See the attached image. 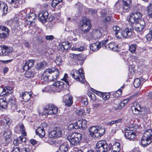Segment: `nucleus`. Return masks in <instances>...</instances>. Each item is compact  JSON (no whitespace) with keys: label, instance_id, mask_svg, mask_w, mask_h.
I'll use <instances>...</instances> for the list:
<instances>
[{"label":"nucleus","instance_id":"obj_38","mask_svg":"<svg viewBox=\"0 0 152 152\" xmlns=\"http://www.w3.org/2000/svg\"><path fill=\"white\" fill-rule=\"evenodd\" d=\"M5 98H1L0 99V108L5 109L7 107V103L5 101Z\"/></svg>","mask_w":152,"mask_h":152},{"label":"nucleus","instance_id":"obj_44","mask_svg":"<svg viewBox=\"0 0 152 152\" xmlns=\"http://www.w3.org/2000/svg\"><path fill=\"white\" fill-rule=\"evenodd\" d=\"M137 45L135 44H133L129 47V50L132 53H135Z\"/></svg>","mask_w":152,"mask_h":152},{"label":"nucleus","instance_id":"obj_34","mask_svg":"<svg viewBox=\"0 0 152 152\" xmlns=\"http://www.w3.org/2000/svg\"><path fill=\"white\" fill-rule=\"evenodd\" d=\"M3 47L4 56L8 54L13 51V48L11 47H8L5 45H3Z\"/></svg>","mask_w":152,"mask_h":152},{"label":"nucleus","instance_id":"obj_39","mask_svg":"<svg viewBox=\"0 0 152 152\" xmlns=\"http://www.w3.org/2000/svg\"><path fill=\"white\" fill-rule=\"evenodd\" d=\"M47 64V63L45 61H43L38 63L36 66L38 70H41L45 67Z\"/></svg>","mask_w":152,"mask_h":152},{"label":"nucleus","instance_id":"obj_22","mask_svg":"<svg viewBox=\"0 0 152 152\" xmlns=\"http://www.w3.org/2000/svg\"><path fill=\"white\" fill-rule=\"evenodd\" d=\"M92 36L94 39L101 38L102 35V30L100 28L95 29L92 32Z\"/></svg>","mask_w":152,"mask_h":152},{"label":"nucleus","instance_id":"obj_54","mask_svg":"<svg viewBox=\"0 0 152 152\" xmlns=\"http://www.w3.org/2000/svg\"><path fill=\"white\" fill-rule=\"evenodd\" d=\"M81 102L83 103L85 105H87L88 104L87 101V98L86 97H83L82 99L81 100Z\"/></svg>","mask_w":152,"mask_h":152},{"label":"nucleus","instance_id":"obj_7","mask_svg":"<svg viewBox=\"0 0 152 152\" xmlns=\"http://www.w3.org/2000/svg\"><path fill=\"white\" fill-rule=\"evenodd\" d=\"M80 25L82 32L84 33L88 32L91 26V21L88 19H84L80 21Z\"/></svg>","mask_w":152,"mask_h":152},{"label":"nucleus","instance_id":"obj_33","mask_svg":"<svg viewBox=\"0 0 152 152\" xmlns=\"http://www.w3.org/2000/svg\"><path fill=\"white\" fill-rule=\"evenodd\" d=\"M73 98L72 96H68L65 100L64 102L65 105L68 107H70L73 104Z\"/></svg>","mask_w":152,"mask_h":152},{"label":"nucleus","instance_id":"obj_37","mask_svg":"<svg viewBox=\"0 0 152 152\" xmlns=\"http://www.w3.org/2000/svg\"><path fill=\"white\" fill-rule=\"evenodd\" d=\"M142 79L141 78L140 79L137 78L134 80V85L135 87L138 88L141 84L143 83L144 80H142Z\"/></svg>","mask_w":152,"mask_h":152},{"label":"nucleus","instance_id":"obj_49","mask_svg":"<svg viewBox=\"0 0 152 152\" xmlns=\"http://www.w3.org/2000/svg\"><path fill=\"white\" fill-rule=\"evenodd\" d=\"M34 75V73L32 72L27 71L25 74V77L27 78H31Z\"/></svg>","mask_w":152,"mask_h":152},{"label":"nucleus","instance_id":"obj_4","mask_svg":"<svg viewBox=\"0 0 152 152\" xmlns=\"http://www.w3.org/2000/svg\"><path fill=\"white\" fill-rule=\"evenodd\" d=\"M71 74L73 78L76 80L82 83L85 82L86 80L84 77L83 68L79 69L78 70L74 69L71 71Z\"/></svg>","mask_w":152,"mask_h":152},{"label":"nucleus","instance_id":"obj_40","mask_svg":"<svg viewBox=\"0 0 152 152\" xmlns=\"http://www.w3.org/2000/svg\"><path fill=\"white\" fill-rule=\"evenodd\" d=\"M36 16L34 13H32L29 15L27 20L30 22V24L34 22V21L36 19Z\"/></svg>","mask_w":152,"mask_h":152},{"label":"nucleus","instance_id":"obj_13","mask_svg":"<svg viewBox=\"0 0 152 152\" xmlns=\"http://www.w3.org/2000/svg\"><path fill=\"white\" fill-rule=\"evenodd\" d=\"M10 29L6 26L0 25V38L3 39L9 35Z\"/></svg>","mask_w":152,"mask_h":152},{"label":"nucleus","instance_id":"obj_27","mask_svg":"<svg viewBox=\"0 0 152 152\" xmlns=\"http://www.w3.org/2000/svg\"><path fill=\"white\" fill-rule=\"evenodd\" d=\"M53 84L56 87V91L58 92H60L64 88V84L62 82L60 81H57Z\"/></svg>","mask_w":152,"mask_h":152},{"label":"nucleus","instance_id":"obj_43","mask_svg":"<svg viewBox=\"0 0 152 152\" xmlns=\"http://www.w3.org/2000/svg\"><path fill=\"white\" fill-rule=\"evenodd\" d=\"M61 80L64 81L68 85L71 84L72 82L69 80V77H68V75L66 73L65 74L64 77Z\"/></svg>","mask_w":152,"mask_h":152},{"label":"nucleus","instance_id":"obj_6","mask_svg":"<svg viewBox=\"0 0 152 152\" xmlns=\"http://www.w3.org/2000/svg\"><path fill=\"white\" fill-rule=\"evenodd\" d=\"M152 130L149 129L144 133L141 140V145L143 146H146L152 142Z\"/></svg>","mask_w":152,"mask_h":152},{"label":"nucleus","instance_id":"obj_64","mask_svg":"<svg viewBox=\"0 0 152 152\" xmlns=\"http://www.w3.org/2000/svg\"><path fill=\"white\" fill-rule=\"evenodd\" d=\"M12 152H20V149L19 148L16 147L12 150Z\"/></svg>","mask_w":152,"mask_h":152},{"label":"nucleus","instance_id":"obj_50","mask_svg":"<svg viewBox=\"0 0 152 152\" xmlns=\"http://www.w3.org/2000/svg\"><path fill=\"white\" fill-rule=\"evenodd\" d=\"M64 47L63 48H64L65 50H68L70 49L72 45L71 43L68 42H64Z\"/></svg>","mask_w":152,"mask_h":152},{"label":"nucleus","instance_id":"obj_52","mask_svg":"<svg viewBox=\"0 0 152 152\" xmlns=\"http://www.w3.org/2000/svg\"><path fill=\"white\" fill-rule=\"evenodd\" d=\"M76 7L80 11L82 10L84 7L80 3H77L75 4Z\"/></svg>","mask_w":152,"mask_h":152},{"label":"nucleus","instance_id":"obj_15","mask_svg":"<svg viewBox=\"0 0 152 152\" xmlns=\"http://www.w3.org/2000/svg\"><path fill=\"white\" fill-rule=\"evenodd\" d=\"M48 16V13L47 11L45 10L40 12L38 15V18L39 20L42 23L46 22Z\"/></svg>","mask_w":152,"mask_h":152},{"label":"nucleus","instance_id":"obj_28","mask_svg":"<svg viewBox=\"0 0 152 152\" xmlns=\"http://www.w3.org/2000/svg\"><path fill=\"white\" fill-rule=\"evenodd\" d=\"M113 34H114L116 37L118 38H121V33L120 28L118 26H114L113 27Z\"/></svg>","mask_w":152,"mask_h":152},{"label":"nucleus","instance_id":"obj_14","mask_svg":"<svg viewBox=\"0 0 152 152\" xmlns=\"http://www.w3.org/2000/svg\"><path fill=\"white\" fill-rule=\"evenodd\" d=\"M135 30L137 31H141L145 28V23L143 20H140L138 22H135Z\"/></svg>","mask_w":152,"mask_h":152},{"label":"nucleus","instance_id":"obj_51","mask_svg":"<svg viewBox=\"0 0 152 152\" xmlns=\"http://www.w3.org/2000/svg\"><path fill=\"white\" fill-rule=\"evenodd\" d=\"M19 127L20 128V129L21 131L22 132H25L24 130V126L23 124H19L17 126H16V127L15 128V130H16L17 128Z\"/></svg>","mask_w":152,"mask_h":152},{"label":"nucleus","instance_id":"obj_3","mask_svg":"<svg viewBox=\"0 0 152 152\" xmlns=\"http://www.w3.org/2000/svg\"><path fill=\"white\" fill-rule=\"evenodd\" d=\"M67 140L69 142L71 145L75 146L79 145L82 139L81 134L74 132L68 136L67 137Z\"/></svg>","mask_w":152,"mask_h":152},{"label":"nucleus","instance_id":"obj_29","mask_svg":"<svg viewBox=\"0 0 152 152\" xmlns=\"http://www.w3.org/2000/svg\"><path fill=\"white\" fill-rule=\"evenodd\" d=\"M108 48L114 51H118L120 50V48L117 44L114 42H111L108 45Z\"/></svg>","mask_w":152,"mask_h":152},{"label":"nucleus","instance_id":"obj_9","mask_svg":"<svg viewBox=\"0 0 152 152\" xmlns=\"http://www.w3.org/2000/svg\"><path fill=\"white\" fill-rule=\"evenodd\" d=\"M133 106L132 107V110L133 113L134 114L138 113L140 115L145 114L144 112L146 109L143 107H141L139 103L137 102H135L133 104Z\"/></svg>","mask_w":152,"mask_h":152},{"label":"nucleus","instance_id":"obj_36","mask_svg":"<svg viewBox=\"0 0 152 152\" xmlns=\"http://www.w3.org/2000/svg\"><path fill=\"white\" fill-rule=\"evenodd\" d=\"M68 146L66 143H63L61 145L58 150L59 152H68Z\"/></svg>","mask_w":152,"mask_h":152},{"label":"nucleus","instance_id":"obj_41","mask_svg":"<svg viewBox=\"0 0 152 152\" xmlns=\"http://www.w3.org/2000/svg\"><path fill=\"white\" fill-rule=\"evenodd\" d=\"M100 13L101 16L102 17H104L105 16L107 13L110 14L111 13V12L108 9L101 10Z\"/></svg>","mask_w":152,"mask_h":152},{"label":"nucleus","instance_id":"obj_25","mask_svg":"<svg viewBox=\"0 0 152 152\" xmlns=\"http://www.w3.org/2000/svg\"><path fill=\"white\" fill-rule=\"evenodd\" d=\"M35 61L34 60H30L26 62L23 67L24 70L27 71L33 66Z\"/></svg>","mask_w":152,"mask_h":152},{"label":"nucleus","instance_id":"obj_42","mask_svg":"<svg viewBox=\"0 0 152 152\" xmlns=\"http://www.w3.org/2000/svg\"><path fill=\"white\" fill-rule=\"evenodd\" d=\"M12 122V120L11 119L8 117H4L2 120L1 123L3 122V124H5L8 126H10Z\"/></svg>","mask_w":152,"mask_h":152},{"label":"nucleus","instance_id":"obj_45","mask_svg":"<svg viewBox=\"0 0 152 152\" xmlns=\"http://www.w3.org/2000/svg\"><path fill=\"white\" fill-rule=\"evenodd\" d=\"M113 19L112 16H107L104 18L103 20V22L105 23L113 21Z\"/></svg>","mask_w":152,"mask_h":152},{"label":"nucleus","instance_id":"obj_32","mask_svg":"<svg viewBox=\"0 0 152 152\" xmlns=\"http://www.w3.org/2000/svg\"><path fill=\"white\" fill-rule=\"evenodd\" d=\"M120 144L118 142H116L113 145H111V152H119L120 150Z\"/></svg>","mask_w":152,"mask_h":152},{"label":"nucleus","instance_id":"obj_63","mask_svg":"<svg viewBox=\"0 0 152 152\" xmlns=\"http://www.w3.org/2000/svg\"><path fill=\"white\" fill-rule=\"evenodd\" d=\"M56 61L57 63H61L62 62V61L61 59V57L60 56H59L56 58Z\"/></svg>","mask_w":152,"mask_h":152},{"label":"nucleus","instance_id":"obj_5","mask_svg":"<svg viewBox=\"0 0 152 152\" xmlns=\"http://www.w3.org/2000/svg\"><path fill=\"white\" fill-rule=\"evenodd\" d=\"M96 152H107L111 150V145H108L106 141H99L96 143L95 146Z\"/></svg>","mask_w":152,"mask_h":152},{"label":"nucleus","instance_id":"obj_47","mask_svg":"<svg viewBox=\"0 0 152 152\" xmlns=\"http://www.w3.org/2000/svg\"><path fill=\"white\" fill-rule=\"evenodd\" d=\"M147 13L148 16L152 18V4H150L147 7Z\"/></svg>","mask_w":152,"mask_h":152},{"label":"nucleus","instance_id":"obj_26","mask_svg":"<svg viewBox=\"0 0 152 152\" xmlns=\"http://www.w3.org/2000/svg\"><path fill=\"white\" fill-rule=\"evenodd\" d=\"M9 3L12 4V6L15 8H17L20 6L22 3L21 0H6Z\"/></svg>","mask_w":152,"mask_h":152},{"label":"nucleus","instance_id":"obj_30","mask_svg":"<svg viewBox=\"0 0 152 152\" xmlns=\"http://www.w3.org/2000/svg\"><path fill=\"white\" fill-rule=\"evenodd\" d=\"M4 139L7 142L9 143L12 141L11 133L9 130H7L4 133Z\"/></svg>","mask_w":152,"mask_h":152},{"label":"nucleus","instance_id":"obj_1","mask_svg":"<svg viewBox=\"0 0 152 152\" xmlns=\"http://www.w3.org/2000/svg\"><path fill=\"white\" fill-rule=\"evenodd\" d=\"M51 74H52V76L53 77L52 80L54 81L57 79L59 73L58 69L55 67L47 69L45 70L40 77V79L42 80V83H43L44 81H45V83L47 82L48 80L49 79L50 75ZM50 80H51V79Z\"/></svg>","mask_w":152,"mask_h":152},{"label":"nucleus","instance_id":"obj_23","mask_svg":"<svg viewBox=\"0 0 152 152\" xmlns=\"http://www.w3.org/2000/svg\"><path fill=\"white\" fill-rule=\"evenodd\" d=\"M123 11L125 12H128L130 10V5L131 2L130 0H122Z\"/></svg>","mask_w":152,"mask_h":152},{"label":"nucleus","instance_id":"obj_8","mask_svg":"<svg viewBox=\"0 0 152 152\" xmlns=\"http://www.w3.org/2000/svg\"><path fill=\"white\" fill-rule=\"evenodd\" d=\"M108 41V40L106 39L105 40L101 41L100 42L94 43L90 45V49L93 52H95L98 50L102 46H104L106 48V44Z\"/></svg>","mask_w":152,"mask_h":152},{"label":"nucleus","instance_id":"obj_20","mask_svg":"<svg viewBox=\"0 0 152 152\" xmlns=\"http://www.w3.org/2000/svg\"><path fill=\"white\" fill-rule=\"evenodd\" d=\"M124 136L126 138L130 140H134L136 136V134L132 131L126 129L124 133Z\"/></svg>","mask_w":152,"mask_h":152},{"label":"nucleus","instance_id":"obj_62","mask_svg":"<svg viewBox=\"0 0 152 152\" xmlns=\"http://www.w3.org/2000/svg\"><path fill=\"white\" fill-rule=\"evenodd\" d=\"M3 47V45L0 46V56H4Z\"/></svg>","mask_w":152,"mask_h":152},{"label":"nucleus","instance_id":"obj_17","mask_svg":"<svg viewBox=\"0 0 152 152\" xmlns=\"http://www.w3.org/2000/svg\"><path fill=\"white\" fill-rule=\"evenodd\" d=\"M8 105H9L11 107V110L13 111H15L17 109V107L16 104V102L14 96L8 99Z\"/></svg>","mask_w":152,"mask_h":152},{"label":"nucleus","instance_id":"obj_46","mask_svg":"<svg viewBox=\"0 0 152 152\" xmlns=\"http://www.w3.org/2000/svg\"><path fill=\"white\" fill-rule=\"evenodd\" d=\"M121 7L118 2H117L114 7V9L117 12H121L122 10Z\"/></svg>","mask_w":152,"mask_h":152},{"label":"nucleus","instance_id":"obj_24","mask_svg":"<svg viewBox=\"0 0 152 152\" xmlns=\"http://www.w3.org/2000/svg\"><path fill=\"white\" fill-rule=\"evenodd\" d=\"M32 96V92H25L20 94V97L25 102L28 101Z\"/></svg>","mask_w":152,"mask_h":152},{"label":"nucleus","instance_id":"obj_61","mask_svg":"<svg viewBox=\"0 0 152 152\" xmlns=\"http://www.w3.org/2000/svg\"><path fill=\"white\" fill-rule=\"evenodd\" d=\"M68 129L70 130L75 129L74 123L70 124L68 126Z\"/></svg>","mask_w":152,"mask_h":152},{"label":"nucleus","instance_id":"obj_31","mask_svg":"<svg viewBox=\"0 0 152 152\" xmlns=\"http://www.w3.org/2000/svg\"><path fill=\"white\" fill-rule=\"evenodd\" d=\"M0 9L2 10L3 15H5L8 11V7L4 3L0 1Z\"/></svg>","mask_w":152,"mask_h":152},{"label":"nucleus","instance_id":"obj_16","mask_svg":"<svg viewBox=\"0 0 152 152\" xmlns=\"http://www.w3.org/2000/svg\"><path fill=\"white\" fill-rule=\"evenodd\" d=\"M75 129L84 128L87 127L86 121L85 120H80L74 123Z\"/></svg>","mask_w":152,"mask_h":152},{"label":"nucleus","instance_id":"obj_48","mask_svg":"<svg viewBox=\"0 0 152 152\" xmlns=\"http://www.w3.org/2000/svg\"><path fill=\"white\" fill-rule=\"evenodd\" d=\"M63 0H53L51 2V6L53 8H55L56 6L59 3L61 2Z\"/></svg>","mask_w":152,"mask_h":152},{"label":"nucleus","instance_id":"obj_55","mask_svg":"<svg viewBox=\"0 0 152 152\" xmlns=\"http://www.w3.org/2000/svg\"><path fill=\"white\" fill-rule=\"evenodd\" d=\"M64 42L62 44L59 45L57 47L58 50L61 51H64V50H65L64 48H63L64 47Z\"/></svg>","mask_w":152,"mask_h":152},{"label":"nucleus","instance_id":"obj_18","mask_svg":"<svg viewBox=\"0 0 152 152\" xmlns=\"http://www.w3.org/2000/svg\"><path fill=\"white\" fill-rule=\"evenodd\" d=\"M70 56L72 57V58L75 59L76 61H81L82 64L86 58L85 55L81 54L71 53L70 54Z\"/></svg>","mask_w":152,"mask_h":152},{"label":"nucleus","instance_id":"obj_12","mask_svg":"<svg viewBox=\"0 0 152 152\" xmlns=\"http://www.w3.org/2000/svg\"><path fill=\"white\" fill-rule=\"evenodd\" d=\"M133 30L132 26L131 25H129L124 30L122 31L121 33V35L124 38H128L132 35Z\"/></svg>","mask_w":152,"mask_h":152},{"label":"nucleus","instance_id":"obj_35","mask_svg":"<svg viewBox=\"0 0 152 152\" xmlns=\"http://www.w3.org/2000/svg\"><path fill=\"white\" fill-rule=\"evenodd\" d=\"M36 133L40 137H42L45 135V132L43 128L38 127L36 130Z\"/></svg>","mask_w":152,"mask_h":152},{"label":"nucleus","instance_id":"obj_57","mask_svg":"<svg viewBox=\"0 0 152 152\" xmlns=\"http://www.w3.org/2000/svg\"><path fill=\"white\" fill-rule=\"evenodd\" d=\"M84 48L83 47H81L79 48H72V50H77L79 51H82L83 50Z\"/></svg>","mask_w":152,"mask_h":152},{"label":"nucleus","instance_id":"obj_19","mask_svg":"<svg viewBox=\"0 0 152 152\" xmlns=\"http://www.w3.org/2000/svg\"><path fill=\"white\" fill-rule=\"evenodd\" d=\"M50 135L51 137L59 138L61 137L62 136L61 129L59 127L55 128L50 132Z\"/></svg>","mask_w":152,"mask_h":152},{"label":"nucleus","instance_id":"obj_53","mask_svg":"<svg viewBox=\"0 0 152 152\" xmlns=\"http://www.w3.org/2000/svg\"><path fill=\"white\" fill-rule=\"evenodd\" d=\"M110 96L109 94L107 93H103L102 95V97L104 100H106L110 98Z\"/></svg>","mask_w":152,"mask_h":152},{"label":"nucleus","instance_id":"obj_58","mask_svg":"<svg viewBox=\"0 0 152 152\" xmlns=\"http://www.w3.org/2000/svg\"><path fill=\"white\" fill-rule=\"evenodd\" d=\"M23 44L26 47L30 48L31 47V45L28 42L24 41L23 42Z\"/></svg>","mask_w":152,"mask_h":152},{"label":"nucleus","instance_id":"obj_10","mask_svg":"<svg viewBox=\"0 0 152 152\" xmlns=\"http://www.w3.org/2000/svg\"><path fill=\"white\" fill-rule=\"evenodd\" d=\"M142 15L139 12H134L131 13L130 15L129 21L132 23H134L135 22H138L141 19Z\"/></svg>","mask_w":152,"mask_h":152},{"label":"nucleus","instance_id":"obj_60","mask_svg":"<svg viewBox=\"0 0 152 152\" xmlns=\"http://www.w3.org/2000/svg\"><path fill=\"white\" fill-rule=\"evenodd\" d=\"M152 35L151 34H147L146 36V38L148 41H150L151 40L152 38Z\"/></svg>","mask_w":152,"mask_h":152},{"label":"nucleus","instance_id":"obj_11","mask_svg":"<svg viewBox=\"0 0 152 152\" xmlns=\"http://www.w3.org/2000/svg\"><path fill=\"white\" fill-rule=\"evenodd\" d=\"M44 108L45 112L48 115H55L58 112V108L51 104L47 105Z\"/></svg>","mask_w":152,"mask_h":152},{"label":"nucleus","instance_id":"obj_59","mask_svg":"<svg viewBox=\"0 0 152 152\" xmlns=\"http://www.w3.org/2000/svg\"><path fill=\"white\" fill-rule=\"evenodd\" d=\"M54 38V36L52 35L46 36L45 37V39L47 40H52Z\"/></svg>","mask_w":152,"mask_h":152},{"label":"nucleus","instance_id":"obj_2","mask_svg":"<svg viewBox=\"0 0 152 152\" xmlns=\"http://www.w3.org/2000/svg\"><path fill=\"white\" fill-rule=\"evenodd\" d=\"M89 134L93 137L99 138L101 137L104 133L105 131L104 127H96L93 126L90 128Z\"/></svg>","mask_w":152,"mask_h":152},{"label":"nucleus","instance_id":"obj_21","mask_svg":"<svg viewBox=\"0 0 152 152\" xmlns=\"http://www.w3.org/2000/svg\"><path fill=\"white\" fill-rule=\"evenodd\" d=\"M12 88L8 87H0V96L4 95L7 96L10 93H11Z\"/></svg>","mask_w":152,"mask_h":152},{"label":"nucleus","instance_id":"obj_56","mask_svg":"<svg viewBox=\"0 0 152 152\" xmlns=\"http://www.w3.org/2000/svg\"><path fill=\"white\" fill-rule=\"evenodd\" d=\"M21 152H31V150L28 148H24L22 149Z\"/></svg>","mask_w":152,"mask_h":152}]
</instances>
